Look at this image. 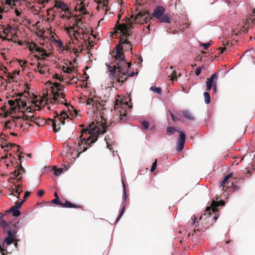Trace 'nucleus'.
<instances>
[{"instance_id": "nucleus-49", "label": "nucleus", "mask_w": 255, "mask_h": 255, "mask_svg": "<svg viewBox=\"0 0 255 255\" xmlns=\"http://www.w3.org/2000/svg\"><path fill=\"white\" fill-rule=\"evenodd\" d=\"M105 140L106 141V143H107V146L108 147L111 149L112 147V145L111 144H110V143L108 142V140H109V135H107L106 137H105Z\"/></svg>"}, {"instance_id": "nucleus-11", "label": "nucleus", "mask_w": 255, "mask_h": 255, "mask_svg": "<svg viewBox=\"0 0 255 255\" xmlns=\"http://www.w3.org/2000/svg\"><path fill=\"white\" fill-rule=\"evenodd\" d=\"M218 78V74L217 73H215L207 79L206 81V91H210L213 86L217 84Z\"/></svg>"}, {"instance_id": "nucleus-3", "label": "nucleus", "mask_w": 255, "mask_h": 255, "mask_svg": "<svg viewBox=\"0 0 255 255\" xmlns=\"http://www.w3.org/2000/svg\"><path fill=\"white\" fill-rule=\"evenodd\" d=\"M116 51H113V53H115L114 55L115 62L116 66L119 69V72L125 74V70L124 66L126 67L127 61L125 59L124 53L123 52V47L121 44H117L116 46Z\"/></svg>"}, {"instance_id": "nucleus-40", "label": "nucleus", "mask_w": 255, "mask_h": 255, "mask_svg": "<svg viewBox=\"0 0 255 255\" xmlns=\"http://www.w3.org/2000/svg\"><path fill=\"white\" fill-rule=\"evenodd\" d=\"M202 218V217H201L199 219V220H197V217L195 216V215H193L192 216V220H193L192 222V225L193 226L195 225V223H198L199 221H200Z\"/></svg>"}, {"instance_id": "nucleus-24", "label": "nucleus", "mask_w": 255, "mask_h": 255, "mask_svg": "<svg viewBox=\"0 0 255 255\" xmlns=\"http://www.w3.org/2000/svg\"><path fill=\"white\" fill-rule=\"evenodd\" d=\"M183 116L190 121L195 120V117L192 115V113L188 110H184L182 112Z\"/></svg>"}, {"instance_id": "nucleus-18", "label": "nucleus", "mask_w": 255, "mask_h": 255, "mask_svg": "<svg viewBox=\"0 0 255 255\" xmlns=\"http://www.w3.org/2000/svg\"><path fill=\"white\" fill-rule=\"evenodd\" d=\"M25 169L21 165H18L13 173H11V174H13L15 177H18L20 175H22L25 172Z\"/></svg>"}, {"instance_id": "nucleus-56", "label": "nucleus", "mask_w": 255, "mask_h": 255, "mask_svg": "<svg viewBox=\"0 0 255 255\" xmlns=\"http://www.w3.org/2000/svg\"><path fill=\"white\" fill-rule=\"evenodd\" d=\"M130 65H131V63H130V62H127V66H126V67L124 66V69H126V68H127V70H126V73H127V72H128V68H130Z\"/></svg>"}, {"instance_id": "nucleus-62", "label": "nucleus", "mask_w": 255, "mask_h": 255, "mask_svg": "<svg viewBox=\"0 0 255 255\" xmlns=\"http://www.w3.org/2000/svg\"><path fill=\"white\" fill-rule=\"evenodd\" d=\"M29 116H27V115H24L22 118L25 121L29 120Z\"/></svg>"}, {"instance_id": "nucleus-22", "label": "nucleus", "mask_w": 255, "mask_h": 255, "mask_svg": "<svg viewBox=\"0 0 255 255\" xmlns=\"http://www.w3.org/2000/svg\"><path fill=\"white\" fill-rule=\"evenodd\" d=\"M35 51L38 52L42 57H48L49 56V53H47L46 50L42 47H37L35 48Z\"/></svg>"}, {"instance_id": "nucleus-7", "label": "nucleus", "mask_w": 255, "mask_h": 255, "mask_svg": "<svg viewBox=\"0 0 255 255\" xmlns=\"http://www.w3.org/2000/svg\"><path fill=\"white\" fill-rule=\"evenodd\" d=\"M117 69L118 67H117L116 65L109 67V72H110V79L113 80V82L116 80L117 82L121 83L122 85L127 80V78L126 77V72L127 69V68L126 69H124L125 71V74H124L123 73H121L119 71L117 72Z\"/></svg>"}, {"instance_id": "nucleus-29", "label": "nucleus", "mask_w": 255, "mask_h": 255, "mask_svg": "<svg viewBox=\"0 0 255 255\" xmlns=\"http://www.w3.org/2000/svg\"><path fill=\"white\" fill-rule=\"evenodd\" d=\"M8 103L9 105L11 107V110L13 112H15L17 109L16 106H17L16 105V99L14 101L13 100H9L8 101Z\"/></svg>"}, {"instance_id": "nucleus-64", "label": "nucleus", "mask_w": 255, "mask_h": 255, "mask_svg": "<svg viewBox=\"0 0 255 255\" xmlns=\"http://www.w3.org/2000/svg\"><path fill=\"white\" fill-rule=\"evenodd\" d=\"M241 30L243 31L244 33H248V29L247 28H245L244 26L241 29Z\"/></svg>"}, {"instance_id": "nucleus-8", "label": "nucleus", "mask_w": 255, "mask_h": 255, "mask_svg": "<svg viewBox=\"0 0 255 255\" xmlns=\"http://www.w3.org/2000/svg\"><path fill=\"white\" fill-rule=\"evenodd\" d=\"M167 131L168 133H170L171 134L175 131L179 132L175 128L170 127L167 128ZM179 132L180 134L178 139L177 145L176 146V150L178 151H181L183 149L186 139L185 133L182 131H179Z\"/></svg>"}, {"instance_id": "nucleus-41", "label": "nucleus", "mask_w": 255, "mask_h": 255, "mask_svg": "<svg viewBox=\"0 0 255 255\" xmlns=\"http://www.w3.org/2000/svg\"><path fill=\"white\" fill-rule=\"evenodd\" d=\"M60 85V84L59 83H57V82H55L53 84V86H52L51 87V88L52 89V93H53V92H54V89H57L58 88V87H59V86Z\"/></svg>"}, {"instance_id": "nucleus-4", "label": "nucleus", "mask_w": 255, "mask_h": 255, "mask_svg": "<svg viewBox=\"0 0 255 255\" xmlns=\"http://www.w3.org/2000/svg\"><path fill=\"white\" fill-rule=\"evenodd\" d=\"M131 27H132V23L129 24L126 23H122L117 24L116 28L117 30L120 31L122 34L120 36V43L122 46L124 44H128V46L130 47V50H132L131 45L130 42L127 39H124V37H128L130 35L131 31L130 30Z\"/></svg>"}, {"instance_id": "nucleus-1", "label": "nucleus", "mask_w": 255, "mask_h": 255, "mask_svg": "<svg viewBox=\"0 0 255 255\" xmlns=\"http://www.w3.org/2000/svg\"><path fill=\"white\" fill-rule=\"evenodd\" d=\"M101 122H93L83 129L79 142L80 152L85 151L92 146L98 139V135L103 134L107 130L115 124V122H111L109 125L106 124V120L102 117Z\"/></svg>"}, {"instance_id": "nucleus-46", "label": "nucleus", "mask_w": 255, "mask_h": 255, "mask_svg": "<svg viewBox=\"0 0 255 255\" xmlns=\"http://www.w3.org/2000/svg\"><path fill=\"white\" fill-rule=\"evenodd\" d=\"M120 116L121 117L120 118L119 122H120L121 123L124 122L126 120L127 115L125 114H124L123 116L122 115H120Z\"/></svg>"}, {"instance_id": "nucleus-55", "label": "nucleus", "mask_w": 255, "mask_h": 255, "mask_svg": "<svg viewBox=\"0 0 255 255\" xmlns=\"http://www.w3.org/2000/svg\"><path fill=\"white\" fill-rule=\"evenodd\" d=\"M30 195V192H28V191H26L25 193V195L24 196V197H23V200L24 201H25V200Z\"/></svg>"}, {"instance_id": "nucleus-13", "label": "nucleus", "mask_w": 255, "mask_h": 255, "mask_svg": "<svg viewBox=\"0 0 255 255\" xmlns=\"http://www.w3.org/2000/svg\"><path fill=\"white\" fill-rule=\"evenodd\" d=\"M54 2V7L61 9L65 12L69 11V8L68 5L63 1L55 0Z\"/></svg>"}, {"instance_id": "nucleus-26", "label": "nucleus", "mask_w": 255, "mask_h": 255, "mask_svg": "<svg viewBox=\"0 0 255 255\" xmlns=\"http://www.w3.org/2000/svg\"><path fill=\"white\" fill-rule=\"evenodd\" d=\"M247 23H251L252 24L255 25V8L253 11L252 14L247 17Z\"/></svg>"}, {"instance_id": "nucleus-39", "label": "nucleus", "mask_w": 255, "mask_h": 255, "mask_svg": "<svg viewBox=\"0 0 255 255\" xmlns=\"http://www.w3.org/2000/svg\"><path fill=\"white\" fill-rule=\"evenodd\" d=\"M11 26L9 25H8L3 30V33L7 34L10 30L11 29Z\"/></svg>"}, {"instance_id": "nucleus-27", "label": "nucleus", "mask_w": 255, "mask_h": 255, "mask_svg": "<svg viewBox=\"0 0 255 255\" xmlns=\"http://www.w3.org/2000/svg\"><path fill=\"white\" fill-rule=\"evenodd\" d=\"M62 70L63 72L66 73L68 74H71L75 71V68L72 67H67L63 66L62 68Z\"/></svg>"}, {"instance_id": "nucleus-42", "label": "nucleus", "mask_w": 255, "mask_h": 255, "mask_svg": "<svg viewBox=\"0 0 255 255\" xmlns=\"http://www.w3.org/2000/svg\"><path fill=\"white\" fill-rule=\"evenodd\" d=\"M62 171H63V169L62 168L55 169L54 170V173L56 176H59L61 174Z\"/></svg>"}, {"instance_id": "nucleus-59", "label": "nucleus", "mask_w": 255, "mask_h": 255, "mask_svg": "<svg viewBox=\"0 0 255 255\" xmlns=\"http://www.w3.org/2000/svg\"><path fill=\"white\" fill-rule=\"evenodd\" d=\"M170 115L171 116V117H172V120L174 122L176 121H178L179 119L177 118H175V116H174V115L172 114V113H170Z\"/></svg>"}, {"instance_id": "nucleus-17", "label": "nucleus", "mask_w": 255, "mask_h": 255, "mask_svg": "<svg viewBox=\"0 0 255 255\" xmlns=\"http://www.w3.org/2000/svg\"><path fill=\"white\" fill-rule=\"evenodd\" d=\"M61 206L63 208H74L83 209L82 205L74 204H73V203L70 202L68 201H66L65 203H62V205Z\"/></svg>"}, {"instance_id": "nucleus-44", "label": "nucleus", "mask_w": 255, "mask_h": 255, "mask_svg": "<svg viewBox=\"0 0 255 255\" xmlns=\"http://www.w3.org/2000/svg\"><path fill=\"white\" fill-rule=\"evenodd\" d=\"M101 106V103L100 102L98 101L97 99H96V100L95 101L93 105V107H96V109H98Z\"/></svg>"}, {"instance_id": "nucleus-51", "label": "nucleus", "mask_w": 255, "mask_h": 255, "mask_svg": "<svg viewBox=\"0 0 255 255\" xmlns=\"http://www.w3.org/2000/svg\"><path fill=\"white\" fill-rule=\"evenodd\" d=\"M201 45L203 46L205 50H207L209 48V46L211 45V43H202Z\"/></svg>"}, {"instance_id": "nucleus-14", "label": "nucleus", "mask_w": 255, "mask_h": 255, "mask_svg": "<svg viewBox=\"0 0 255 255\" xmlns=\"http://www.w3.org/2000/svg\"><path fill=\"white\" fill-rule=\"evenodd\" d=\"M37 71L41 75H45L46 72L49 70L46 65L41 64L39 62L37 63Z\"/></svg>"}, {"instance_id": "nucleus-50", "label": "nucleus", "mask_w": 255, "mask_h": 255, "mask_svg": "<svg viewBox=\"0 0 255 255\" xmlns=\"http://www.w3.org/2000/svg\"><path fill=\"white\" fill-rule=\"evenodd\" d=\"M0 138L4 141H7L8 139V136L5 134H1L0 136Z\"/></svg>"}, {"instance_id": "nucleus-60", "label": "nucleus", "mask_w": 255, "mask_h": 255, "mask_svg": "<svg viewBox=\"0 0 255 255\" xmlns=\"http://www.w3.org/2000/svg\"><path fill=\"white\" fill-rule=\"evenodd\" d=\"M54 78L57 79H58L60 81H62V79L60 77L58 74H56L54 75Z\"/></svg>"}, {"instance_id": "nucleus-54", "label": "nucleus", "mask_w": 255, "mask_h": 255, "mask_svg": "<svg viewBox=\"0 0 255 255\" xmlns=\"http://www.w3.org/2000/svg\"><path fill=\"white\" fill-rule=\"evenodd\" d=\"M82 22V19L81 18H78L76 19L75 21V25L77 27H79V24Z\"/></svg>"}, {"instance_id": "nucleus-16", "label": "nucleus", "mask_w": 255, "mask_h": 255, "mask_svg": "<svg viewBox=\"0 0 255 255\" xmlns=\"http://www.w3.org/2000/svg\"><path fill=\"white\" fill-rule=\"evenodd\" d=\"M54 117L58 118L59 122L62 125H64L65 124V120L68 118V116L64 112H62L61 113L60 116L58 115V114L57 113V112H55V115L54 116Z\"/></svg>"}, {"instance_id": "nucleus-52", "label": "nucleus", "mask_w": 255, "mask_h": 255, "mask_svg": "<svg viewBox=\"0 0 255 255\" xmlns=\"http://www.w3.org/2000/svg\"><path fill=\"white\" fill-rule=\"evenodd\" d=\"M0 38L2 39V40H8L11 41L13 42L16 43V41L13 40V39H7L6 37H3L2 35H0Z\"/></svg>"}, {"instance_id": "nucleus-37", "label": "nucleus", "mask_w": 255, "mask_h": 255, "mask_svg": "<svg viewBox=\"0 0 255 255\" xmlns=\"http://www.w3.org/2000/svg\"><path fill=\"white\" fill-rule=\"evenodd\" d=\"M170 77V80L172 81H174L177 80V75H176V72L175 70L172 71L171 74L169 76Z\"/></svg>"}, {"instance_id": "nucleus-20", "label": "nucleus", "mask_w": 255, "mask_h": 255, "mask_svg": "<svg viewBox=\"0 0 255 255\" xmlns=\"http://www.w3.org/2000/svg\"><path fill=\"white\" fill-rule=\"evenodd\" d=\"M20 118L19 117H17L16 118H14L12 119L11 121H8L5 122L4 124L5 128H9L10 129L12 128V126L14 127L16 126V121L17 120L19 119Z\"/></svg>"}, {"instance_id": "nucleus-30", "label": "nucleus", "mask_w": 255, "mask_h": 255, "mask_svg": "<svg viewBox=\"0 0 255 255\" xmlns=\"http://www.w3.org/2000/svg\"><path fill=\"white\" fill-rule=\"evenodd\" d=\"M5 147L7 148L8 149H11L12 147L15 146L17 148L16 151L19 152L20 151V146L18 145H16L15 143H5Z\"/></svg>"}, {"instance_id": "nucleus-21", "label": "nucleus", "mask_w": 255, "mask_h": 255, "mask_svg": "<svg viewBox=\"0 0 255 255\" xmlns=\"http://www.w3.org/2000/svg\"><path fill=\"white\" fill-rule=\"evenodd\" d=\"M29 121L33 122L38 126H40L41 124H43V123L45 122V120L44 119H40L39 117H37L33 115L29 116Z\"/></svg>"}, {"instance_id": "nucleus-31", "label": "nucleus", "mask_w": 255, "mask_h": 255, "mask_svg": "<svg viewBox=\"0 0 255 255\" xmlns=\"http://www.w3.org/2000/svg\"><path fill=\"white\" fill-rule=\"evenodd\" d=\"M48 101V94H44V95L42 97V98L40 99V101L36 100V104L37 103H38L39 105H41L43 101H45L46 102H47Z\"/></svg>"}, {"instance_id": "nucleus-47", "label": "nucleus", "mask_w": 255, "mask_h": 255, "mask_svg": "<svg viewBox=\"0 0 255 255\" xmlns=\"http://www.w3.org/2000/svg\"><path fill=\"white\" fill-rule=\"evenodd\" d=\"M24 202V200H22L19 202H17L14 207H16V208L19 210V208L21 207Z\"/></svg>"}, {"instance_id": "nucleus-58", "label": "nucleus", "mask_w": 255, "mask_h": 255, "mask_svg": "<svg viewBox=\"0 0 255 255\" xmlns=\"http://www.w3.org/2000/svg\"><path fill=\"white\" fill-rule=\"evenodd\" d=\"M232 187L234 191H238L240 189V187L239 186L234 185H233Z\"/></svg>"}, {"instance_id": "nucleus-5", "label": "nucleus", "mask_w": 255, "mask_h": 255, "mask_svg": "<svg viewBox=\"0 0 255 255\" xmlns=\"http://www.w3.org/2000/svg\"><path fill=\"white\" fill-rule=\"evenodd\" d=\"M165 8L162 6H156L151 16L157 19L159 23H168L171 22V18L168 14H165Z\"/></svg>"}, {"instance_id": "nucleus-38", "label": "nucleus", "mask_w": 255, "mask_h": 255, "mask_svg": "<svg viewBox=\"0 0 255 255\" xmlns=\"http://www.w3.org/2000/svg\"><path fill=\"white\" fill-rule=\"evenodd\" d=\"M51 202L53 204L61 206L62 202L60 201L59 198H55L53 199Z\"/></svg>"}, {"instance_id": "nucleus-32", "label": "nucleus", "mask_w": 255, "mask_h": 255, "mask_svg": "<svg viewBox=\"0 0 255 255\" xmlns=\"http://www.w3.org/2000/svg\"><path fill=\"white\" fill-rule=\"evenodd\" d=\"M204 96L205 98V102L207 104H209L210 102V96L208 92H205L204 93Z\"/></svg>"}, {"instance_id": "nucleus-15", "label": "nucleus", "mask_w": 255, "mask_h": 255, "mask_svg": "<svg viewBox=\"0 0 255 255\" xmlns=\"http://www.w3.org/2000/svg\"><path fill=\"white\" fill-rule=\"evenodd\" d=\"M9 213H12V215L15 217H17L20 215V212L18 209L16 208V207H14V206L12 207L9 210L5 211L4 214L1 213L3 215V217L4 215H6ZM1 214V213H0Z\"/></svg>"}, {"instance_id": "nucleus-9", "label": "nucleus", "mask_w": 255, "mask_h": 255, "mask_svg": "<svg viewBox=\"0 0 255 255\" xmlns=\"http://www.w3.org/2000/svg\"><path fill=\"white\" fill-rule=\"evenodd\" d=\"M224 204V201H221V204L217 201L215 200H212V203L211 205V207H207L205 211V215H209V216L211 215V212L213 213H215V215L213 217V219L215 221H216L218 219V215L216 214L217 212L218 211L217 207L221 205H223Z\"/></svg>"}, {"instance_id": "nucleus-33", "label": "nucleus", "mask_w": 255, "mask_h": 255, "mask_svg": "<svg viewBox=\"0 0 255 255\" xmlns=\"http://www.w3.org/2000/svg\"><path fill=\"white\" fill-rule=\"evenodd\" d=\"M150 90L153 92L158 93L160 95L161 94V89L159 87H156L155 86H151L150 88Z\"/></svg>"}, {"instance_id": "nucleus-61", "label": "nucleus", "mask_w": 255, "mask_h": 255, "mask_svg": "<svg viewBox=\"0 0 255 255\" xmlns=\"http://www.w3.org/2000/svg\"><path fill=\"white\" fill-rule=\"evenodd\" d=\"M63 90H64V87L63 86H62L61 84L59 86V87H58V88L57 89V90L58 91H62Z\"/></svg>"}, {"instance_id": "nucleus-10", "label": "nucleus", "mask_w": 255, "mask_h": 255, "mask_svg": "<svg viewBox=\"0 0 255 255\" xmlns=\"http://www.w3.org/2000/svg\"><path fill=\"white\" fill-rule=\"evenodd\" d=\"M233 174L232 173L229 174L225 177L224 179L221 182L220 187H222V190L223 192L226 191L228 188L233 187L234 185L233 182L230 180V179L232 177Z\"/></svg>"}, {"instance_id": "nucleus-6", "label": "nucleus", "mask_w": 255, "mask_h": 255, "mask_svg": "<svg viewBox=\"0 0 255 255\" xmlns=\"http://www.w3.org/2000/svg\"><path fill=\"white\" fill-rule=\"evenodd\" d=\"M149 15V11L147 10L139 11L136 14L134 18L133 14H132L130 18L128 19V22L126 24H129L132 22V27H131V28H132L133 24L134 23H146L147 22V19ZM151 19V18L149 17L148 21Z\"/></svg>"}, {"instance_id": "nucleus-36", "label": "nucleus", "mask_w": 255, "mask_h": 255, "mask_svg": "<svg viewBox=\"0 0 255 255\" xmlns=\"http://www.w3.org/2000/svg\"><path fill=\"white\" fill-rule=\"evenodd\" d=\"M142 129H147L149 127V123L147 121H143L141 122Z\"/></svg>"}, {"instance_id": "nucleus-28", "label": "nucleus", "mask_w": 255, "mask_h": 255, "mask_svg": "<svg viewBox=\"0 0 255 255\" xmlns=\"http://www.w3.org/2000/svg\"><path fill=\"white\" fill-rule=\"evenodd\" d=\"M27 45L28 46L29 50L32 53H34L36 52L35 48H37V46L34 42L30 43V42H28L27 43Z\"/></svg>"}, {"instance_id": "nucleus-63", "label": "nucleus", "mask_w": 255, "mask_h": 255, "mask_svg": "<svg viewBox=\"0 0 255 255\" xmlns=\"http://www.w3.org/2000/svg\"><path fill=\"white\" fill-rule=\"evenodd\" d=\"M26 62L25 61H23V60H19V64L21 66H23L25 64H26Z\"/></svg>"}, {"instance_id": "nucleus-45", "label": "nucleus", "mask_w": 255, "mask_h": 255, "mask_svg": "<svg viewBox=\"0 0 255 255\" xmlns=\"http://www.w3.org/2000/svg\"><path fill=\"white\" fill-rule=\"evenodd\" d=\"M156 166H157V159H156L154 161V162L152 163L151 168L150 169V171L152 172H153L155 170V169H156Z\"/></svg>"}, {"instance_id": "nucleus-57", "label": "nucleus", "mask_w": 255, "mask_h": 255, "mask_svg": "<svg viewBox=\"0 0 255 255\" xmlns=\"http://www.w3.org/2000/svg\"><path fill=\"white\" fill-rule=\"evenodd\" d=\"M40 55H39L38 54L35 55V57L38 60L42 61L44 59V57H40Z\"/></svg>"}, {"instance_id": "nucleus-23", "label": "nucleus", "mask_w": 255, "mask_h": 255, "mask_svg": "<svg viewBox=\"0 0 255 255\" xmlns=\"http://www.w3.org/2000/svg\"><path fill=\"white\" fill-rule=\"evenodd\" d=\"M55 121L51 119H48L46 121H45L44 123H47L48 125L52 124V127L53 128V129L54 132H57L60 129V127H58V128H56V125L55 124Z\"/></svg>"}, {"instance_id": "nucleus-19", "label": "nucleus", "mask_w": 255, "mask_h": 255, "mask_svg": "<svg viewBox=\"0 0 255 255\" xmlns=\"http://www.w3.org/2000/svg\"><path fill=\"white\" fill-rule=\"evenodd\" d=\"M22 95V93L19 94L18 96H20L19 98L16 99V105L19 109L21 108V107L24 108L27 106V103L25 100L21 99Z\"/></svg>"}, {"instance_id": "nucleus-48", "label": "nucleus", "mask_w": 255, "mask_h": 255, "mask_svg": "<svg viewBox=\"0 0 255 255\" xmlns=\"http://www.w3.org/2000/svg\"><path fill=\"white\" fill-rule=\"evenodd\" d=\"M125 206H124L122 209V210H121V212H120V214L119 216V217H118V218L117 219V220H116V222H118L120 219V218H121V217L122 216V215H123L124 213V211H125Z\"/></svg>"}, {"instance_id": "nucleus-25", "label": "nucleus", "mask_w": 255, "mask_h": 255, "mask_svg": "<svg viewBox=\"0 0 255 255\" xmlns=\"http://www.w3.org/2000/svg\"><path fill=\"white\" fill-rule=\"evenodd\" d=\"M15 189H12L13 191L10 194L11 195L16 196L17 199H19L20 194L22 192V190L20 188L19 186L15 185Z\"/></svg>"}, {"instance_id": "nucleus-43", "label": "nucleus", "mask_w": 255, "mask_h": 255, "mask_svg": "<svg viewBox=\"0 0 255 255\" xmlns=\"http://www.w3.org/2000/svg\"><path fill=\"white\" fill-rule=\"evenodd\" d=\"M204 68V66L202 65V67H198L196 70L195 71V75L197 76H199L201 73V71H202V68Z\"/></svg>"}, {"instance_id": "nucleus-35", "label": "nucleus", "mask_w": 255, "mask_h": 255, "mask_svg": "<svg viewBox=\"0 0 255 255\" xmlns=\"http://www.w3.org/2000/svg\"><path fill=\"white\" fill-rule=\"evenodd\" d=\"M96 99V97L89 98L86 101V104L87 105H92L93 106Z\"/></svg>"}, {"instance_id": "nucleus-53", "label": "nucleus", "mask_w": 255, "mask_h": 255, "mask_svg": "<svg viewBox=\"0 0 255 255\" xmlns=\"http://www.w3.org/2000/svg\"><path fill=\"white\" fill-rule=\"evenodd\" d=\"M44 193V192L42 190H38L37 192V196L39 197H42Z\"/></svg>"}, {"instance_id": "nucleus-12", "label": "nucleus", "mask_w": 255, "mask_h": 255, "mask_svg": "<svg viewBox=\"0 0 255 255\" xmlns=\"http://www.w3.org/2000/svg\"><path fill=\"white\" fill-rule=\"evenodd\" d=\"M65 94L62 92L59 93L58 92H53V97L51 100L54 102H58L61 104H64L66 106H68V103H64V102L66 101L65 99Z\"/></svg>"}, {"instance_id": "nucleus-34", "label": "nucleus", "mask_w": 255, "mask_h": 255, "mask_svg": "<svg viewBox=\"0 0 255 255\" xmlns=\"http://www.w3.org/2000/svg\"><path fill=\"white\" fill-rule=\"evenodd\" d=\"M18 1L19 0H5V3L10 6H14L15 5V3Z\"/></svg>"}, {"instance_id": "nucleus-2", "label": "nucleus", "mask_w": 255, "mask_h": 255, "mask_svg": "<svg viewBox=\"0 0 255 255\" xmlns=\"http://www.w3.org/2000/svg\"><path fill=\"white\" fill-rule=\"evenodd\" d=\"M0 227L3 229L4 233H7V236L4 240V242L2 244H0V252L2 255H6L8 252L6 250V245H10L15 241L14 246L17 247L18 244L17 242L18 241L15 240L17 237L16 234L18 232L19 227L18 223L14 224L10 222H6L3 220V215L0 214Z\"/></svg>"}]
</instances>
